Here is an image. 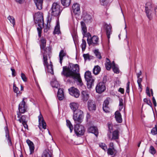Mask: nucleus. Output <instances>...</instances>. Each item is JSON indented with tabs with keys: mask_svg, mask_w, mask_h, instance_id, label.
I'll list each match as a JSON object with an SVG mask.
<instances>
[{
	"mask_svg": "<svg viewBox=\"0 0 157 157\" xmlns=\"http://www.w3.org/2000/svg\"><path fill=\"white\" fill-rule=\"evenodd\" d=\"M79 67L77 64H74L70 67H63V70L62 74L67 77H71L74 79L76 80L81 85L82 81L79 73Z\"/></svg>",
	"mask_w": 157,
	"mask_h": 157,
	"instance_id": "obj_1",
	"label": "nucleus"
},
{
	"mask_svg": "<svg viewBox=\"0 0 157 157\" xmlns=\"http://www.w3.org/2000/svg\"><path fill=\"white\" fill-rule=\"evenodd\" d=\"M34 19L36 23H38V27L37 28L38 35L40 37L41 36L42 28L41 25H43L44 22L43 15L42 13L38 12L36 13L34 16Z\"/></svg>",
	"mask_w": 157,
	"mask_h": 157,
	"instance_id": "obj_2",
	"label": "nucleus"
},
{
	"mask_svg": "<svg viewBox=\"0 0 157 157\" xmlns=\"http://www.w3.org/2000/svg\"><path fill=\"white\" fill-rule=\"evenodd\" d=\"M84 117L83 112L80 109H78L76 112L73 113V118L75 122L77 124L81 123Z\"/></svg>",
	"mask_w": 157,
	"mask_h": 157,
	"instance_id": "obj_3",
	"label": "nucleus"
},
{
	"mask_svg": "<svg viewBox=\"0 0 157 157\" xmlns=\"http://www.w3.org/2000/svg\"><path fill=\"white\" fill-rule=\"evenodd\" d=\"M86 37H87V40L89 45L95 46L98 44L99 38L98 36H94L92 37L90 34L88 33L86 34Z\"/></svg>",
	"mask_w": 157,
	"mask_h": 157,
	"instance_id": "obj_4",
	"label": "nucleus"
},
{
	"mask_svg": "<svg viewBox=\"0 0 157 157\" xmlns=\"http://www.w3.org/2000/svg\"><path fill=\"white\" fill-rule=\"evenodd\" d=\"M85 78L87 82V88L89 89L91 88L93 85L94 80L92 78L91 73L90 71H87L85 72Z\"/></svg>",
	"mask_w": 157,
	"mask_h": 157,
	"instance_id": "obj_5",
	"label": "nucleus"
},
{
	"mask_svg": "<svg viewBox=\"0 0 157 157\" xmlns=\"http://www.w3.org/2000/svg\"><path fill=\"white\" fill-rule=\"evenodd\" d=\"M60 7L59 3L58 2L53 3L51 8L52 15L54 16H57L60 14Z\"/></svg>",
	"mask_w": 157,
	"mask_h": 157,
	"instance_id": "obj_6",
	"label": "nucleus"
},
{
	"mask_svg": "<svg viewBox=\"0 0 157 157\" xmlns=\"http://www.w3.org/2000/svg\"><path fill=\"white\" fill-rule=\"evenodd\" d=\"M44 64L47 68V70L48 72L52 74H53V71L52 68V64L51 61L49 63L47 62V57L46 55L43 56Z\"/></svg>",
	"mask_w": 157,
	"mask_h": 157,
	"instance_id": "obj_7",
	"label": "nucleus"
},
{
	"mask_svg": "<svg viewBox=\"0 0 157 157\" xmlns=\"http://www.w3.org/2000/svg\"><path fill=\"white\" fill-rule=\"evenodd\" d=\"M74 131L78 136L83 135L85 131L84 127L82 125L76 124L74 127Z\"/></svg>",
	"mask_w": 157,
	"mask_h": 157,
	"instance_id": "obj_8",
	"label": "nucleus"
},
{
	"mask_svg": "<svg viewBox=\"0 0 157 157\" xmlns=\"http://www.w3.org/2000/svg\"><path fill=\"white\" fill-rule=\"evenodd\" d=\"M111 68H112L113 71L115 74H118L120 72V70L118 65L116 64L114 61L111 62L109 59V71Z\"/></svg>",
	"mask_w": 157,
	"mask_h": 157,
	"instance_id": "obj_9",
	"label": "nucleus"
},
{
	"mask_svg": "<svg viewBox=\"0 0 157 157\" xmlns=\"http://www.w3.org/2000/svg\"><path fill=\"white\" fill-rule=\"evenodd\" d=\"M46 40L44 38H42L40 40V48L41 50V52L42 53L43 56L46 55L45 54L47 52V50H49V48H46Z\"/></svg>",
	"mask_w": 157,
	"mask_h": 157,
	"instance_id": "obj_10",
	"label": "nucleus"
},
{
	"mask_svg": "<svg viewBox=\"0 0 157 157\" xmlns=\"http://www.w3.org/2000/svg\"><path fill=\"white\" fill-rule=\"evenodd\" d=\"M151 10L152 7L150 3L148 2L146 3L145 7V12L149 20H151L152 17Z\"/></svg>",
	"mask_w": 157,
	"mask_h": 157,
	"instance_id": "obj_11",
	"label": "nucleus"
},
{
	"mask_svg": "<svg viewBox=\"0 0 157 157\" xmlns=\"http://www.w3.org/2000/svg\"><path fill=\"white\" fill-rule=\"evenodd\" d=\"M40 114L38 117L39 123V127L40 129L42 128L45 129L46 128V124L44 121L42 115L40 112Z\"/></svg>",
	"mask_w": 157,
	"mask_h": 157,
	"instance_id": "obj_12",
	"label": "nucleus"
},
{
	"mask_svg": "<svg viewBox=\"0 0 157 157\" xmlns=\"http://www.w3.org/2000/svg\"><path fill=\"white\" fill-rule=\"evenodd\" d=\"M106 89L105 84L103 82H100L96 86V90L97 93L101 94Z\"/></svg>",
	"mask_w": 157,
	"mask_h": 157,
	"instance_id": "obj_13",
	"label": "nucleus"
},
{
	"mask_svg": "<svg viewBox=\"0 0 157 157\" xmlns=\"http://www.w3.org/2000/svg\"><path fill=\"white\" fill-rule=\"evenodd\" d=\"M25 98H23L22 101L20 103L19 105L18 109L19 112L21 113H24L26 110V106L24 101Z\"/></svg>",
	"mask_w": 157,
	"mask_h": 157,
	"instance_id": "obj_14",
	"label": "nucleus"
},
{
	"mask_svg": "<svg viewBox=\"0 0 157 157\" xmlns=\"http://www.w3.org/2000/svg\"><path fill=\"white\" fill-rule=\"evenodd\" d=\"M70 94L74 97L78 98L79 96V91L76 88L72 87L69 89Z\"/></svg>",
	"mask_w": 157,
	"mask_h": 157,
	"instance_id": "obj_15",
	"label": "nucleus"
},
{
	"mask_svg": "<svg viewBox=\"0 0 157 157\" xmlns=\"http://www.w3.org/2000/svg\"><path fill=\"white\" fill-rule=\"evenodd\" d=\"M109 155H111L112 157H114L117 154V151L114 148L113 143H110L109 144Z\"/></svg>",
	"mask_w": 157,
	"mask_h": 157,
	"instance_id": "obj_16",
	"label": "nucleus"
},
{
	"mask_svg": "<svg viewBox=\"0 0 157 157\" xmlns=\"http://www.w3.org/2000/svg\"><path fill=\"white\" fill-rule=\"evenodd\" d=\"M82 18L86 22H90L92 20V16L86 12L83 13Z\"/></svg>",
	"mask_w": 157,
	"mask_h": 157,
	"instance_id": "obj_17",
	"label": "nucleus"
},
{
	"mask_svg": "<svg viewBox=\"0 0 157 157\" xmlns=\"http://www.w3.org/2000/svg\"><path fill=\"white\" fill-rule=\"evenodd\" d=\"M19 121L20 123H22L23 125L25 128L28 129V125L27 124V116L26 115H24L19 119Z\"/></svg>",
	"mask_w": 157,
	"mask_h": 157,
	"instance_id": "obj_18",
	"label": "nucleus"
},
{
	"mask_svg": "<svg viewBox=\"0 0 157 157\" xmlns=\"http://www.w3.org/2000/svg\"><path fill=\"white\" fill-rule=\"evenodd\" d=\"M115 118L117 122L118 123H121L122 122V119L121 113L119 111H116L115 113Z\"/></svg>",
	"mask_w": 157,
	"mask_h": 157,
	"instance_id": "obj_19",
	"label": "nucleus"
},
{
	"mask_svg": "<svg viewBox=\"0 0 157 157\" xmlns=\"http://www.w3.org/2000/svg\"><path fill=\"white\" fill-rule=\"evenodd\" d=\"M72 10L73 13L75 14H78L80 13L79 5L75 3L72 6Z\"/></svg>",
	"mask_w": 157,
	"mask_h": 157,
	"instance_id": "obj_20",
	"label": "nucleus"
},
{
	"mask_svg": "<svg viewBox=\"0 0 157 157\" xmlns=\"http://www.w3.org/2000/svg\"><path fill=\"white\" fill-rule=\"evenodd\" d=\"M26 143L28 145L29 147L30 154H33L34 152L35 149V146L33 143L29 139L26 140Z\"/></svg>",
	"mask_w": 157,
	"mask_h": 157,
	"instance_id": "obj_21",
	"label": "nucleus"
},
{
	"mask_svg": "<svg viewBox=\"0 0 157 157\" xmlns=\"http://www.w3.org/2000/svg\"><path fill=\"white\" fill-rule=\"evenodd\" d=\"M88 132L94 133L96 137L98 136V130L97 127L95 126L89 127L88 129Z\"/></svg>",
	"mask_w": 157,
	"mask_h": 157,
	"instance_id": "obj_22",
	"label": "nucleus"
},
{
	"mask_svg": "<svg viewBox=\"0 0 157 157\" xmlns=\"http://www.w3.org/2000/svg\"><path fill=\"white\" fill-rule=\"evenodd\" d=\"M88 108L90 111L95 110L96 106L94 102L91 100H89L88 102Z\"/></svg>",
	"mask_w": 157,
	"mask_h": 157,
	"instance_id": "obj_23",
	"label": "nucleus"
},
{
	"mask_svg": "<svg viewBox=\"0 0 157 157\" xmlns=\"http://www.w3.org/2000/svg\"><path fill=\"white\" fill-rule=\"evenodd\" d=\"M4 129L6 132V139H7V140L8 141V145L9 146H11L12 145V144L11 139L9 135V132L7 126H6L5 127Z\"/></svg>",
	"mask_w": 157,
	"mask_h": 157,
	"instance_id": "obj_24",
	"label": "nucleus"
},
{
	"mask_svg": "<svg viewBox=\"0 0 157 157\" xmlns=\"http://www.w3.org/2000/svg\"><path fill=\"white\" fill-rule=\"evenodd\" d=\"M70 106L73 113L76 112L79 106L78 104L76 102H72L70 104Z\"/></svg>",
	"mask_w": 157,
	"mask_h": 157,
	"instance_id": "obj_25",
	"label": "nucleus"
},
{
	"mask_svg": "<svg viewBox=\"0 0 157 157\" xmlns=\"http://www.w3.org/2000/svg\"><path fill=\"white\" fill-rule=\"evenodd\" d=\"M112 132V140L118 139L119 137V131L118 129L114 130Z\"/></svg>",
	"mask_w": 157,
	"mask_h": 157,
	"instance_id": "obj_26",
	"label": "nucleus"
},
{
	"mask_svg": "<svg viewBox=\"0 0 157 157\" xmlns=\"http://www.w3.org/2000/svg\"><path fill=\"white\" fill-rule=\"evenodd\" d=\"M82 99L84 101H86L89 98V94L88 92L86 91H83L81 93Z\"/></svg>",
	"mask_w": 157,
	"mask_h": 157,
	"instance_id": "obj_27",
	"label": "nucleus"
},
{
	"mask_svg": "<svg viewBox=\"0 0 157 157\" xmlns=\"http://www.w3.org/2000/svg\"><path fill=\"white\" fill-rule=\"evenodd\" d=\"M34 1L37 8L39 10L42 9L43 0H34Z\"/></svg>",
	"mask_w": 157,
	"mask_h": 157,
	"instance_id": "obj_28",
	"label": "nucleus"
},
{
	"mask_svg": "<svg viewBox=\"0 0 157 157\" xmlns=\"http://www.w3.org/2000/svg\"><path fill=\"white\" fill-rule=\"evenodd\" d=\"M57 96L58 99L59 100H62L63 99L64 95L63 89H58Z\"/></svg>",
	"mask_w": 157,
	"mask_h": 157,
	"instance_id": "obj_29",
	"label": "nucleus"
},
{
	"mask_svg": "<svg viewBox=\"0 0 157 157\" xmlns=\"http://www.w3.org/2000/svg\"><path fill=\"white\" fill-rule=\"evenodd\" d=\"M81 25L82 30V34L84 35V36L86 37V34H87V33H86L87 29L85 24L84 22L81 21Z\"/></svg>",
	"mask_w": 157,
	"mask_h": 157,
	"instance_id": "obj_30",
	"label": "nucleus"
},
{
	"mask_svg": "<svg viewBox=\"0 0 157 157\" xmlns=\"http://www.w3.org/2000/svg\"><path fill=\"white\" fill-rule=\"evenodd\" d=\"M66 53L65 51L63 50L60 51L59 53V62L61 64H62V61L63 59V57L66 55Z\"/></svg>",
	"mask_w": 157,
	"mask_h": 157,
	"instance_id": "obj_31",
	"label": "nucleus"
},
{
	"mask_svg": "<svg viewBox=\"0 0 157 157\" xmlns=\"http://www.w3.org/2000/svg\"><path fill=\"white\" fill-rule=\"evenodd\" d=\"M101 71V68L98 65L95 66L93 69V72L95 75L98 74Z\"/></svg>",
	"mask_w": 157,
	"mask_h": 157,
	"instance_id": "obj_32",
	"label": "nucleus"
},
{
	"mask_svg": "<svg viewBox=\"0 0 157 157\" xmlns=\"http://www.w3.org/2000/svg\"><path fill=\"white\" fill-rule=\"evenodd\" d=\"M103 109L105 113L108 112V99L106 98L103 104Z\"/></svg>",
	"mask_w": 157,
	"mask_h": 157,
	"instance_id": "obj_33",
	"label": "nucleus"
},
{
	"mask_svg": "<svg viewBox=\"0 0 157 157\" xmlns=\"http://www.w3.org/2000/svg\"><path fill=\"white\" fill-rule=\"evenodd\" d=\"M42 157H52L51 154L49 153V151L48 149H46L44 151Z\"/></svg>",
	"mask_w": 157,
	"mask_h": 157,
	"instance_id": "obj_34",
	"label": "nucleus"
},
{
	"mask_svg": "<svg viewBox=\"0 0 157 157\" xmlns=\"http://www.w3.org/2000/svg\"><path fill=\"white\" fill-rule=\"evenodd\" d=\"M51 84L53 87L58 88L59 87V85L56 79H54L51 82Z\"/></svg>",
	"mask_w": 157,
	"mask_h": 157,
	"instance_id": "obj_35",
	"label": "nucleus"
},
{
	"mask_svg": "<svg viewBox=\"0 0 157 157\" xmlns=\"http://www.w3.org/2000/svg\"><path fill=\"white\" fill-rule=\"evenodd\" d=\"M62 4L65 6H69L71 0H61Z\"/></svg>",
	"mask_w": 157,
	"mask_h": 157,
	"instance_id": "obj_36",
	"label": "nucleus"
},
{
	"mask_svg": "<svg viewBox=\"0 0 157 157\" xmlns=\"http://www.w3.org/2000/svg\"><path fill=\"white\" fill-rule=\"evenodd\" d=\"M7 19L10 21V22L12 24L13 27H14L15 25V21L14 17L12 16L9 15Z\"/></svg>",
	"mask_w": 157,
	"mask_h": 157,
	"instance_id": "obj_37",
	"label": "nucleus"
},
{
	"mask_svg": "<svg viewBox=\"0 0 157 157\" xmlns=\"http://www.w3.org/2000/svg\"><path fill=\"white\" fill-rule=\"evenodd\" d=\"M53 33L55 34H59L60 33V26L58 22L56 26Z\"/></svg>",
	"mask_w": 157,
	"mask_h": 157,
	"instance_id": "obj_38",
	"label": "nucleus"
},
{
	"mask_svg": "<svg viewBox=\"0 0 157 157\" xmlns=\"http://www.w3.org/2000/svg\"><path fill=\"white\" fill-rule=\"evenodd\" d=\"M99 146L105 151H107V153H108V149H107V146L105 144L103 143H100L99 144Z\"/></svg>",
	"mask_w": 157,
	"mask_h": 157,
	"instance_id": "obj_39",
	"label": "nucleus"
},
{
	"mask_svg": "<svg viewBox=\"0 0 157 157\" xmlns=\"http://www.w3.org/2000/svg\"><path fill=\"white\" fill-rule=\"evenodd\" d=\"M67 124L68 127L69 128L70 132H71L73 129V126L70 121L68 120H67Z\"/></svg>",
	"mask_w": 157,
	"mask_h": 157,
	"instance_id": "obj_40",
	"label": "nucleus"
},
{
	"mask_svg": "<svg viewBox=\"0 0 157 157\" xmlns=\"http://www.w3.org/2000/svg\"><path fill=\"white\" fill-rule=\"evenodd\" d=\"M149 151L151 154L154 155L155 154L156 151L154 147L152 146H151L149 148Z\"/></svg>",
	"mask_w": 157,
	"mask_h": 157,
	"instance_id": "obj_41",
	"label": "nucleus"
},
{
	"mask_svg": "<svg viewBox=\"0 0 157 157\" xmlns=\"http://www.w3.org/2000/svg\"><path fill=\"white\" fill-rule=\"evenodd\" d=\"M94 52L96 56V57L99 59H101V57L100 53L99 52L98 50L96 49L94 50Z\"/></svg>",
	"mask_w": 157,
	"mask_h": 157,
	"instance_id": "obj_42",
	"label": "nucleus"
},
{
	"mask_svg": "<svg viewBox=\"0 0 157 157\" xmlns=\"http://www.w3.org/2000/svg\"><path fill=\"white\" fill-rule=\"evenodd\" d=\"M151 133L153 135H155L157 134V127L156 125L151 130Z\"/></svg>",
	"mask_w": 157,
	"mask_h": 157,
	"instance_id": "obj_43",
	"label": "nucleus"
},
{
	"mask_svg": "<svg viewBox=\"0 0 157 157\" xmlns=\"http://www.w3.org/2000/svg\"><path fill=\"white\" fill-rule=\"evenodd\" d=\"M86 42L85 40L82 39V43L81 44V47H82V51H84L86 49Z\"/></svg>",
	"mask_w": 157,
	"mask_h": 157,
	"instance_id": "obj_44",
	"label": "nucleus"
},
{
	"mask_svg": "<svg viewBox=\"0 0 157 157\" xmlns=\"http://www.w3.org/2000/svg\"><path fill=\"white\" fill-rule=\"evenodd\" d=\"M115 125H113L112 124H109V131L110 133L113 131V128Z\"/></svg>",
	"mask_w": 157,
	"mask_h": 157,
	"instance_id": "obj_45",
	"label": "nucleus"
},
{
	"mask_svg": "<svg viewBox=\"0 0 157 157\" xmlns=\"http://www.w3.org/2000/svg\"><path fill=\"white\" fill-rule=\"evenodd\" d=\"M13 90L14 92L16 93L17 94H20V91L19 90L18 88L16 86L15 84L13 85Z\"/></svg>",
	"mask_w": 157,
	"mask_h": 157,
	"instance_id": "obj_46",
	"label": "nucleus"
},
{
	"mask_svg": "<svg viewBox=\"0 0 157 157\" xmlns=\"http://www.w3.org/2000/svg\"><path fill=\"white\" fill-rule=\"evenodd\" d=\"M144 101L150 106L151 107L152 104L150 99H148L147 98H145L144 99Z\"/></svg>",
	"mask_w": 157,
	"mask_h": 157,
	"instance_id": "obj_47",
	"label": "nucleus"
},
{
	"mask_svg": "<svg viewBox=\"0 0 157 157\" xmlns=\"http://www.w3.org/2000/svg\"><path fill=\"white\" fill-rule=\"evenodd\" d=\"M21 77L23 81L25 82H26L27 81V78L26 77L24 73H21Z\"/></svg>",
	"mask_w": 157,
	"mask_h": 157,
	"instance_id": "obj_48",
	"label": "nucleus"
},
{
	"mask_svg": "<svg viewBox=\"0 0 157 157\" xmlns=\"http://www.w3.org/2000/svg\"><path fill=\"white\" fill-rule=\"evenodd\" d=\"M112 27L110 24H109V39L110 38V35L112 33V31L111 30Z\"/></svg>",
	"mask_w": 157,
	"mask_h": 157,
	"instance_id": "obj_49",
	"label": "nucleus"
},
{
	"mask_svg": "<svg viewBox=\"0 0 157 157\" xmlns=\"http://www.w3.org/2000/svg\"><path fill=\"white\" fill-rule=\"evenodd\" d=\"M129 85H130V82L128 81L127 83L126 90V92L128 94L129 92Z\"/></svg>",
	"mask_w": 157,
	"mask_h": 157,
	"instance_id": "obj_50",
	"label": "nucleus"
},
{
	"mask_svg": "<svg viewBox=\"0 0 157 157\" xmlns=\"http://www.w3.org/2000/svg\"><path fill=\"white\" fill-rule=\"evenodd\" d=\"M108 25L107 24L105 25L104 26V28L105 29L106 31V33L107 36L108 37Z\"/></svg>",
	"mask_w": 157,
	"mask_h": 157,
	"instance_id": "obj_51",
	"label": "nucleus"
},
{
	"mask_svg": "<svg viewBox=\"0 0 157 157\" xmlns=\"http://www.w3.org/2000/svg\"><path fill=\"white\" fill-rule=\"evenodd\" d=\"M106 0H100L101 4L103 6H105L106 3Z\"/></svg>",
	"mask_w": 157,
	"mask_h": 157,
	"instance_id": "obj_52",
	"label": "nucleus"
},
{
	"mask_svg": "<svg viewBox=\"0 0 157 157\" xmlns=\"http://www.w3.org/2000/svg\"><path fill=\"white\" fill-rule=\"evenodd\" d=\"M146 93L148 96L149 97L151 96V94L150 93L149 88L148 87H147L146 88Z\"/></svg>",
	"mask_w": 157,
	"mask_h": 157,
	"instance_id": "obj_53",
	"label": "nucleus"
},
{
	"mask_svg": "<svg viewBox=\"0 0 157 157\" xmlns=\"http://www.w3.org/2000/svg\"><path fill=\"white\" fill-rule=\"evenodd\" d=\"M11 70L12 71V75L14 77L16 75V73L15 69L11 68Z\"/></svg>",
	"mask_w": 157,
	"mask_h": 157,
	"instance_id": "obj_54",
	"label": "nucleus"
},
{
	"mask_svg": "<svg viewBox=\"0 0 157 157\" xmlns=\"http://www.w3.org/2000/svg\"><path fill=\"white\" fill-rule=\"evenodd\" d=\"M83 56L85 60L89 59V55L88 54H84Z\"/></svg>",
	"mask_w": 157,
	"mask_h": 157,
	"instance_id": "obj_55",
	"label": "nucleus"
},
{
	"mask_svg": "<svg viewBox=\"0 0 157 157\" xmlns=\"http://www.w3.org/2000/svg\"><path fill=\"white\" fill-rule=\"evenodd\" d=\"M107 77L106 76H104L103 79V82L105 84V83H106L107 81Z\"/></svg>",
	"mask_w": 157,
	"mask_h": 157,
	"instance_id": "obj_56",
	"label": "nucleus"
},
{
	"mask_svg": "<svg viewBox=\"0 0 157 157\" xmlns=\"http://www.w3.org/2000/svg\"><path fill=\"white\" fill-rule=\"evenodd\" d=\"M152 99V101H153V103L154 105V106H156V103L154 97H153Z\"/></svg>",
	"mask_w": 157,
	"mask_h": 157,
	"instance_id": "obj_57",
	"label": "nucleus"
},
{
	"mask_svg": "<svg viewBox=\"0 0 157 157\" xmlns=\"http://www.w3.org/2000/svg\"><path fill=\"white\" fill-rule=\"evenodd\" d=\"M118 91L122 94H123L124 92V89L120 88L118 90Z\"/></svg>",
	"mask_w": 157,
	"mask_h": 157,
	"instance_id": "obj_58",
	"label": "nucleus"
},
{
	"mask_svg": "<svg viewBox=\"0 0 157 157\" xmlns=\"http://www.w3.org/2000/svg\"><path fill=\"white\" fill-rule=\"evenodd\" d=\"M142 79L141 78H138V79L137 80V82L138 83H141L142 82Z\"/></svg>",
	"mask_w": 157,
	"mask_h": 157,
	"instance_id": "obj_59",
	"label": "nucleus"
},
{
	"mask_svg": "<svg viewBox=\"0 0 157 157\" xmlns=\"http://www.w3.org/2000/svg\"><path fill=\"white\" fill-rule=\"evenodd\" d=\"M141 74L142 71H140L137 74V78H139V77H140L141 75Z\"/></svg>",
	"mask_w": 157,
	"mask_h": 157,
	"instance_id": "obj_60",
	"label": "nucleus"
},
{
	"mask_svg": "<svg viewBox=\"0 0 157 157\" xmlns=\"http://www.w3.org/2000/svg\"><path fill=\"white\" fill-rule=\"evenodd\" d=\"M119 105H123V100L122 99L119 100Z\"/></svg>",
	"mask_w": 157,
	"mask_h": 157,
	"instance_id": "obj_61",
	"label": "nucleus"
},
{
	"mask_svg": "<svg viewBox=\"0 0 157 157\" xmlns=\"http://www.w3.org/2000/svg\"><path fill=\"white\" fill-rule=\"evenodd\" d=\"M123 105H119V111L120 112L123 108Z\"/></svg>",
	"mask_w": 157,
	"mask_h": 157,
	"instance_id": "obj_62",
	"label": "nucleus"
},
{
	"mask_svg": "<svg viewBox=\"0 0 157 157\" xmlns=\"http://www.w3.org/2000/svg\"><path fill=\"white\" fill-rule=\"evenodd\" d=\"M105 67L107 70H108V62L106 61L105 63Z\"/></svg>",
	"mask_w": 157,
	"mask_h": 157,
	"instance_id": "obj_63",
	"label": "nucleus"
},
{
	"mask_svg": "<svg viewBox=\"0 0 157 157\" xmlns=\"http://www.w3.org/2000/svg\"><path fill=\"white\" fill-rule=\"evenodd\" d=\"M154 12L155 15H157V6L155 8Z\"/></svg>",
	"mask_w": 157,
	"mask_h": 157,
	"instance_id": "obj_64",
	"label": "nucleus"
}]
</instances>
